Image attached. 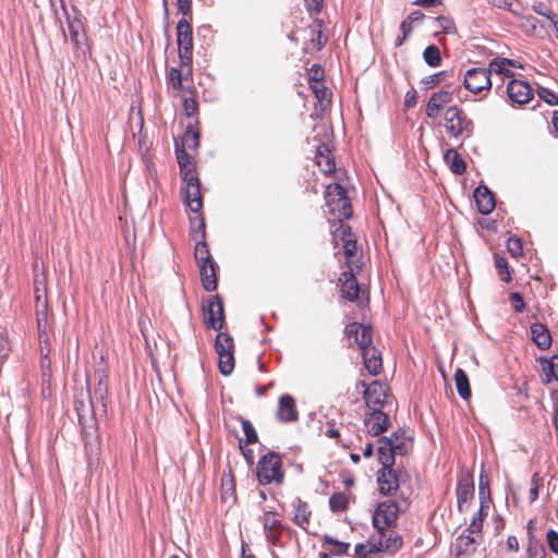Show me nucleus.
I'll return each instance as SVG.
<instances>
[{
	"instance_id": "obj_1",
	"label": "nucleus",
	"mask_w": 558,
	"mask_h": 558,
	"mask_svg": "<svg viewBox=\"0 0 558 558\" xmlns=\"http://www.w3.org/2000/svg\"><path fill=\"white\" fill-rule=\"evenodd\" d=\"M326 206L331 218L328 219L330 229H335L343 220L350 219L353 215L351 202L347 191L339 183L328 184L325 191Z\"/></svg>"
},
{
	"instance_id": "obj_2",
	"label": "nucleus",
	"mask_w": 558,
	"mask_h": 558,
	"mask_svg": "<svg viewBox=\"0 0 558 558\" xmlns=\"http://www.w3.org/2000/svg\"><path fill=\"white\" fill-rule=\"evenodd\" d=\"M444 128L449 138L463 143L473 136L475 124L464 109L452 105L444 113Z\"/></svg>"
},
{
	"instance_id": "obj_3",
	"label": "nucleus",
	"mask_w": 558,
	"mask_h": 558,
	"mask_svg": "<svg viewBox=\"0 0 558 558\" xmlns=\"http://www.w3.org/2000/svg\"><path fill=\"white\" fill-rule=\"evenodd\" d=\"M359 272L356 269L351 270L348 268L347 271L340 275L338 287L341 298L349 302H355L359 307H366L369 303V293L367 289L361 288L356 279Z\"/></svg>"
},
{
	"instance_id": "obj_4",
	"label": "nucleus",
	"mask_w": 558,
	"mask_h": 558,
	"mask_svg": "<svg viewBox=\"0 0 558 558\" xmlns=\"http://www.w3.org/2000/svg\"><path fill=\"white\" fill-rule=\"evenodd\" d=\"M256 475L262 485L281 484L284 480L281 457L275 451L262 456L257 462Z\"/></svg>"
},
{
	"instance_id": "obj_5",
	"label": "nucleus",
	"mask_w": 558,
	"mask_h": 558,
	"mask_svg": "<svg viewBox=\"0 0 558 558\" xmlns=\"http://www.w3.org/2000/svg\"><path fill=\"white\" fill-rule=\"evenodd\" d=\"M330 233L332 235L335 245H338L339 242H342L347 267L351 270L356 269L360 271L362 266L357 263L359 260H355L357 243L354 234L352 233L351 227L347 223H339L338 227L330 230Z\"/></svg>"
},
{
	"instance_id": "obj_6",
	"label": "nucleus",
	"mask_w": 558,
	"mask_h": 558,
	"mask_svg": "<svg viewBox=\"0 0 558 558\" xmlns=\"http://www.w3.org/2000/svg\"><path fill=\"white\" fill-rule=\"evenodd\" d=\"M259 521L267 543L274 547H283V533L290 529L283 524L281 514L276 510H264Z\"/></svg>"
},
{
	"instance_id": "obj_7",
	"label": "nucleus",
	"mask_w": 558,
	"mask_h": 558,
	"mask_svg": "<svg viewBox=\"0 0 558 558\" xmlns=\"http://www.w3.org/2000/svg\"><path fill=\"white\" fill-rule=\"evenodd\" d=\"M215 350L219 356L220 373L225 376L230 375L234 369V343L229 332L219 330L215 340Z\"/></svg>"
},
{
	"instance_id": "obj_8",
	"label": "nucleus",
	"mask_w": 558,
	"mask_h": 558,
	"mask_svg": "<svg viewBox=\"0 0 558 558\" xmlns=\"http://www.w3.org/2000/svg\"><path fill=\"white\" fill-rule=\"evenodd\" d=\"M359 386L363 388V398L368 409L377 410L391 404L393 397L386 384L374 380L366 385L364 381H360Z\"/></svg>"
},
{
	"instance_id": "obj_9",
	"label": "nucleus",
	"mask_w": 558,
	"mask_h": 558,
	"mask_svg": "<svg viewBox=\"0 0 558 558\" xmlns=\"http://www.w3.org/2000/svg\"><path fill=\"white\" fill-rule=\"evenodd\" d=\"M203 322L207 329L221 330L226 324L222 299L216 294L202 303Z\"/></svg>"
},
{
	"instance_id": "obj_10",
	"label": "nucleus",
	"mask_w": 558,
	"mask_h": 558,
	"mask_svg": "<svg viewBox=\"0 0 558 558\" xmlns=\"http://www.w3.org/2000/svg\"><path fill=\"white\" fill-rule=\"evenodd\" d=\"M343 338L348 348H357L361 351L373 343V327L357 322L349 323L343 329Z\"/></svg>"
},
{
	"instance_id": "obj_11",
	"label": "nucleus",
	"mask_w": 558,
	"mask_h": 558,
	"mask_svg": "<svg viewBox=\"0 0 558 558\" xmlns=\"http://www.w3.org/2000/svg\"><path fill=\"white\" fill-rule=\"evenodd\" d=\"M193 14L183 16L177 24V45L179 48V59L185 60V63L193 60Z\"/></svg>"
},
{
	"instance_id": "obj_12",
	"label": "nucleus",
	"mask_w": 558,
	"mask_h": 558,
	"mask_svg": "<svg viewBox=\"0 0 558 558\" xmlns=\"http://www.w3.org/2000/svg\"><path fill=\"white\" fill-rule=\"evenodd\" d=\"M400 506L397 501L387 499L378 504L373 515V524L376 530L392 527L399 517Z\"/></svg>"
},
{
	"instance_id": "obj_13",
	"label": "nucleus",
	"mask_w": 558,
	"mask_h": 558,
	"mask_svg": "<svg viewBox=\"0 0 558 558\" xmlns=\"http://www.w3.org/2000/svg\"><path fill=\"white\" fill-rule=\"evenodd\" d=\"M463 85L473 94L489 90L492 88L489 70L485 68L469 69L464 74Z\"/></svg>"
},
{
	"instance_id": "obj_14",
	"label": "nucleus",
	"mask_w": 558,
	"mask_h": 558,
	"mask_svg": "<svg viewBox=\"0 0 558 558\" xmlns=\"http://www.w3.org/2000/svg\"><path fill=\"white\" fill-rule=\"evenodd\" d=\"M460 89L459 85H449L445 89L433 93L426 105V116L429 119H436L440 110L453 100L454 94L460 92Z\"/></svg>"
},
{
	"instance_id": "obj_15",
	"label": "nucleus",
	"mask_w": 558,
	"mask_h": 558,
	"mask_svg": "<svg viewBox=\"0 0 558 558\" xmlns=\"http://www.w3.org/2000/svg\"><path fill=\"white\" fill-rule=\"evenodd\" d=\"M373 539L376 542L379 553L396 554L403 545L402 536L393 529L376 530Z\"/></svg>"
},
{
	"instance_id": "obj_16",
	"label": "nucleus",
	"mask_w": 558,
	"mask_h": 558,
	"mask_svg": "<svg viewBox=\"0 0 558 558\" xmlns=\"http://www.w3.org/2000/svg\"><path fill=\"white\" fill-rule=\"evenodd\" d=\"M179 66L170 68L167 72V83L175 92H182L183 81H192L193 76V60L185 63V60L179 59Z\"/></svg>"
},
{
	"instance_id": "obj_17",
	"label": "nucleus",
	"mask_w": 558,
	"mask_h": 558,
	"mask_svg": "<svg viewBox=\"0 0 558 558\" xmlns=\"http://www.w3.org/2000/svg\"><path fill=\"white\" fill-rule=\"evenodd\" d=\"M357 429L355 424H340L337 426L335 422H327L323 434L336 441L337 445H341L344 448H350L353 445V439L347 435V432H355Z\"/></svg>"
},
{
	"instance_id": "obj_18",
	"label": "nucleus",
	"mask_w": 558,
	"mask_h": 558,
	"mask_svg": "<svg viewBox=\"0 0 558 558\" xmlns=\"http://www.w3.org/2000/svg\"><path fill=\"white\" fill-rule=\"evenodd\" d=\"M507 95L512 104L525 105L533 98V89L527 82L511 78L507 84Z\"/></svg>"
},
{
	"instance_id": "obj_19",
	"label": "nucleus",
	"mask_w": 558,
	"mask_h": 558,
	"mask_svg": "<svg viewBox=\"0 0 558 558\" xmlns=\"http://www.w3.org/2000/svg\"><path fill=\"white\" fill-rule=\"evenodd\" d=\"M390 426L389 416L381 409L372 410L364 418V427L367 434L378 436Z\"/></svg>"
},
{
	"instance_id": "obj_20",
	"label": "nucleus",
	"mask_w": 558,
	"mask_h": 558,
	"mask_svg": "<svg viewBox=\"0 0 558 558\" xmlns=\"http://www.w3.org/2000/svg\"><path fill=\"white\" fill-rule=\"evenodd\" d=\"M377 482L383 495H393L399 489V476L392 466L381 468L377 472Z\"/></svg>"
},
{
	"instance_id": "obj_21",
	"label": "nucleus",
	"mask_w": 558,
	"mask_h": 558,
	"mask_svg": "<svg viewBox=\"0 0 558 558\" xmlns=\"http://www.w3.org/2000/svg\"><path fill=\"white\" fill-rule=\"evenodd\" d=\"M276 416L281 423H292L299 418V411L292 396L282 395L279 398Z\"/></svg>"
},
{
	"instance_id": "obj_22",
	"label": "nucleus",
	"mask_w": 558,
	"mask_h": 558,
	"mask_svg": "<svg viewBox=\"0 0 558 558\" xmlns=\"http://www.w3.org/2000/svg\"><path fill=\"white\" fill-rule=\"evenodd\" d=\"M364 367L371 375H378L383 371L381 352L372 343L360 351Z\"/></svg>"
},
{
	"instance_id": "obj_23",
	"label": "nucleus",
	"mask_w": 558,
	"mask_h": 558,
	"mask_svg": "<svg viewBox=\"0 0 558 558\" xmlns=\"http://www.w3.org/2000/svg\"><path fill=\"white\" fill-rule=\"evenodd\" d=\"M474 496V484L468 476L461 477L457 485L458 510L464 512L469 509L470 502Z\"/></svg>"
},
{
	"instance_id": "obj_24",
	"label": "nucleus",
	"mask_w": 558,
	"mask_h": 558,
	"mask_svg": "<svg viewBox=\"0 0 558 558\" xmlns=\"http://www.w3.org/2000/svg\"><path fill=\"white\" fill-rule=\"evenodd\" d=\"M291 507L293 513L292 521L302 530L307 531L312 517V510L310 509L308 504L296 497L292 501Z\"/></svg>"
},
{
	"instance_id": "obj_25",
	"label": "nucleus",
	"mask_w": 558,
	"mask_h": 558,
	"mask_svg": "<svg viewBox=\"0 0 558 558\" xmlns=\"http://www.w3.org/2000/svg\"><path fill=\"white\" fill-rule=\"evenodd\" d=\"M473 196L476 203L477 210L482 215H488L495 209V197L487 186H477L473 193Z\"/></svg>"
},
{
	"instance_id": "obj_26",
	"label": "nucleus",
	"mask_w": 558,
	"mask_h": 558,
	"mask_svg": "<svg viewBox=\"0 0 558 558\" xmlns=\"http://www.w3.org/2000/svg\"><path fill=\"white\" fill-rule=\"evenodd\" d=\"M315 162L318 168L327 175L336 170V161L332 150L326 144H320L316 148Z\"/></svg>"
},
{
	"instance_id": "obj_27",
	"label": "nucleus",
	"mask_w": 558,
	"mask_h": 558,
	"mask_svg": "<svg viewBox=\"0 0 558 558\" xmlns=\"http://www.w3.org/2000/svg\"><path fill=\"white\" fill-rule=\"evenodd\" d=\"M391 446L392 445L390 440H388V437H380L377 440V456L381 468L393 466L395 464L397 453Z\"/></svg>"
},
{
	"instance_id": "obj_28",
	"label": "nucleus",
	"mask_w": 558,
	"mask_h": 558,
	"mask_svg": "<svg viewBox=\"0 0 558 558\" xmlns=\"http://www.w3.org/2000/svg\"><path fill=\"white\" fill-rule=\"evenodd\" d=\"M183 201L192 213H198L203 209V196L201 186L182 187Z\"/></svg>"
},
{
	"instance_id": "obj_29",
	"label": "nucleus",
	"mask_w": 558,
	"mask_h": 558,
	"mask_svg": "<svg viewBox=\"0 0 558 558\" xmlns=\"http://www.w3.org/2000/svg\"><path fill=\"white\" fill-rule=\"evenodd\" d=\"M531 337L533 342L541 350H546L551 345V335L548 328L539 323H535L531 326Z\"/></svg>"
},
{
	"instance_id": "obj_30",
	"label": "nucleus",
	"mask_w": 558,
	"mask_h": 558,
	"mask_svg": "<svg viewBox=\"0 0 558 558\" xmlns=\"http://www.w3.org/2000/svg\"><path fill=\"white\" fill-rule=\"evenodd\" d=\"M68 28L75 49L80 50L86 45V35L83 22L78 17L69 20Z\"/></svg>"
},
{
	"instance_id": "obj_31",
	"label": "nucleus",
	"mask_w": 558,
	"mask_h": 558,
	"mask_svg": "<svg viewBox=\"0 0 558 558\" xmlns=\"http://www.w3.org/2000/svg\"><path fill=\"white\" fill-rule=\"evenodd\" d=\"M388 440H390L391 447L399 456H405L412 450V438L407 436L404 430L395 432L391 437H388Z\"/></svg>"
},
{
	"instance_id": "obj_32",
	"label": "nucleus",
	"mask_w": 558,
	"mask_h": 558,
	"mask_svg": "<svg viewBox=\"0 0 558 558\" xmlns=\"http://www.w3.org/2000/svg\"><path fill=\"white\" fill-rule=\"evenodd\" d=\"M519 26L530 36L544 37L546 33L544 25L533 15L521 16Z\"/></svg>"
},
{
	"instance_id": "obj_33",
	"label": "nucleus",
	"mask_w": 558,
	"mask_h": 558,
	"mask_svg": "<svg viewBox=\"0 0 558 558\" xmlns=\"http://www.w3.org/2000/svg\"><path fill=\"white\" fill-rule=\"evenodd\" d=\"M476 549V539L473 534L463 532L457 537L454 543V550L457 556L471 555Z\"/></svg>"
},
{
	"instance_id": "obj_34",
	"label": "nucleus",
	"mask_w": 558,
	"mask_h": 558,
	"mask_svg": "<svg viewBox=\"0 0 558 558\" xmlns=\"http://www.w3.org/2000/svg\"><path fill=\"white\" fill-rule=\"evenodd\" d=\"M202 286L206 291H215L217 289L216 264L199 265Z\"/></svg>"
},
{
	"instance_id": "obj_35",
	"label": "nucleus",
	"mask_w": 558,
	"mask_h": 558,
	"mask_svg": "<svg viewBox=\"0 0 558 558\" xmlns=\"http://www.w3.org/2000/svg\"><path fill=\"white\" fill-rule=\"evenodd\" d=\"M308 31L311 35L310 43L312 47L319 51L328 40L327 36L323 33V21L315 20L314 23L308 26Z\"/></svg>"
},
{
	"instance_id": "obj_36",
	"label": "nucleus",
	"mask_w": 558,
	"mask_h": 558,
	"mask_svg": "<svg viewBox=\"0 0 558 558\" xmlns=\"http://www.w3.org/2000/svg\"><path fill=\"white\" fill-rule=\"evenodd\" d=\"M198 120H196V124H187L186 130L182 136V143L180 147H184V149L196 150L199 146L201 134L197 130Z\"/></svg>"
},
{
	"instance_id": "obj_37",
	"label": "nucleus",
	"mask_w": 558,
	"mask_h": 558,
	"mask_svg": "<svg viewBox=\"0 0 558 558\" xmlns=\"http://www.w3.org/2000/svg\"><path fill=\"white\" fill-rule=\"evenodd\" d=\"M195 216L190 218V232L195 241L206 240V222L201 211L193 213Z\"/></svg>"
},
{
	"instance_id": "obj_38",
	"label": "nucleus",
	"mask_w": 558,
	"mask_h": 558,
	"mask_svg": "<svg viewBox=\"0 0 558 558\" xmlns=\"http://www.w3.org/2000/svg\"><path fill=\"white\" fill-rule=\"evenodd\" d=\"M446 163L456 174H462L466 170V163L454 148H449L444 155Z\"/></svg>"
},
{
	"instance_id": "obj_39",
	"label": "nucleus",
	"mask_w": 558,
	"mask_h": 558,
	"mask_svg": "<svg viewBox=\"0 0 558 558\" xmlns=\"http://www.w3.org/2000/svg\"><path fill=\"white\" fill-rule=\"evenodd\" d=\"M35 300H36V314L48 313V296L44 286V281L35 278Z\"/></svg>"
},
{
	"instance_id": "obj_40",
	"label": "nucleus",
	"mask_w": 558,
	"mask_h": 558,
	"mask_svg": "<svg viewBox=\"0 0 558 558\" xmlns=\"http://www.w3.org/2000/svg\"><path fill=\"white\" fill-rule=\"evenodd\" d=\"M454 384L459 396L463 400H468L471 397V387L466 373L458 368L454 373Z\"/></svg>"
},
{
	"instance_id": "obj_41",
	"label": "nucleus",
	"mask_w": 558,
	"mask_h": 558,
	"mask_svg": "<svg viewBox=\"0 0 558 558\" xmlns=\"http://www.w3.org/2000/svg\"><path fill=\"white\" fill-rule=\"evenodd\" d=\"M195 242L194 256L197 265L215 264L206 240Z\"/></svg>"
},
{
	"instance_id": "obj_42",
	"label": "nucleus",
	"mask_w": 558,
	"mask_h": 558,
	"mask_svg": "<svg viewBox=\"0 0 558 558\" xmlns=\"http://www.w3.org/2000/svg\"><path fill=\"white\" fill-rule=\"evenodd\" d=\"M488 505H485V502L481 501V507L478 511L474 514L469 527L465 530V532H469L471 534H481L483 522L485 517L487 515Z\"/></svg>"
},
{
	"instance_id": "obj_43",
	"label": "nucleus",
	"mask_w": 558,
	"mask_h": 558,
	"mask_svg": "<svg viewBox=\"0 0 558 558\" xmlns=\"http://www.w3.org/2000/svg\"><path fill=\"white\" fill-rule=\"evenodd\" d=\"M489 70V74L496 73L499 75H504L506 77H512L513 72L509 68V59L507 58H495L489 62L487 68Z\"/></svg>"
},
{
	"instance_id": "obj_44",
	"label": "nucleus",
	"mask_w": 558,
	"mask_h": 558,
	"mask_svg": "<svg viewBox=\"0 0 558 558\" xmlns=\"http://www.w3.org/2000/svg\"><path fill=\"white\" fill-rule=\"evenodd\" d=\"M186 90L191 94L196 93L195 86L187 87ZM183 111L186 117L194 118L198 116L199 107L198 101L194 95L183 98Z\"/></svg>"
},
{
	"instance_id": "obj_45",
	"label": "nucleus",
	"mask_w": 558,
	"mask_h": 558,
	"mask_svg": "<svg viewBox=\"0 0 558 558\" xmlns=\"http://www.w3.org/2000/svg\"><path fill=\"white\" fill-rule=\"evenodd\" d=\"M349 496L345 493H333L329 498V507L332 512H342L349 508Z\"/></svg>"
},
{
	"instance_id": "obj_46",
	"label": "nucleus",
	"mask_w": 558,
	"mask_h": 558,
	"mask_svg": "<svg viewBox=\"0 0 558 558\" xmlns=\"http://www.w3.org/2000/svg\"><path fill=\"white\" fill-rule=\"evenodd\" d=\"M378 553L379 550L373 536L368 539L367 544H357L354 547V554L360 558H369Z\"/></svg>"
},
{
	"instance_id": "obj_47",
	"label": "nucleus",
	"mask_w": 558,
	"mask_h": 558,
	"mask_svg": "<svg viewBox=\"0 0 558 558\" xmlns=\"http://www.w3.org/2000/svg\"><path fill=\"white\" fill-rule=\"evenodd\" d=\"M324 544L332 546L331 554L335 556L348 555L350 549L349 543L335 539L333 537L328 535L324 537Z\"/></svg>"
},
{
	"instance_id": "obj_48",
	"label": "nucleus",
	"mask_w": 558,
	"mask_h": 558,
	"mask_svg": "<svg viewBox=\"0 0 558 558\" xmlns=\"http://www.w3.org/2000/svg\"><path fill=\"white\" fill-rule=\"evenodd\" d=\"M310 88L320 105L330 102L331 92L325 85V81L320 82V84H312Z\"/></svg>"
},
{
	"instance_id": "obj_49",
	"label": "nucleus",
	"mask_w": 558,
	"mask_h": 558,
	"mask_svg": "<svg viewBox=\"0 0 558 558\" xmlns=\"http://www.w3.org/2000/svg\"><path fill=\"white\" fill-rule=\"evenodd\" d=\"M425 62L430 66H438L441 63L440 50L435 45H429L423 53Z\"/></svg>"
},
{
	"instance_id": "obj_50",
	"label": "nucleus",
	"mask_w": 558,
	"mask_h": 558,
	"mask_svg": "<svg viewBox=\"0 0 558 558\" xmlns=\"http://www.w3.org/2000/svg\"><path fill=\"white\" fill-rule=\"evenodd\" d=\"M242 429L245 437V445H253L258 441V436L253 424L245 418L241 420Z\"/></svg>"
},
{
	"instance_id": "obj_51",
	"label": "nucleus",
	"mask_w": 558,
	"mask_h": 558,
	"mask_svg": "<svg viewBox=\"0 0 558 558\" xmlns=\"http://www.w3.org/2000/svg\"><path fill=\"white\" fill-rule=\"evenodd\" d=\"M495 267L502 281L509 282L511 280V274L505 257L495 255Z\"/></svg>"
},
{
	"instance_id": "obj_52",
	"label": "nucleus",
	"mask_w": 558,
	"mask_h": 558,
	"mask_svg": "<svg viewBox=\"0 0 558 558\" xmlns=\"http://www.w3.org/2000/svg\"><path fill=\"white\" fill-rule=\"evenodd\" d=\"M95 397L99 399L102 403L104 409L106 410V399L108 397V383L107 376L101 375L97 386L95 387Z\"/></svg>"
},
{
	"instance_id": "obj_53",
	"label": "nucleus",
	"mask_w": 558,
	"mask_h": 558,
	"mask_svg": "<svg viewBox=\"0 0 558 558\" xmlns=\"http://www.w3.org/2000/svg\"><path fill=\"white\" fill-rule=\"evenodd\" d=\"M308 85L312 84H320V82L325 81V70L319 64H313L308 71Z\"/></svg>"
},
{
	"instance_id": "obj_54",
	"label": "nucleus",
	"mask_w": 558,
	"mask_h": 558,
	"mask_svg": "<svg viewBox=\"0 0 558 558\" xmlns=\"http://www.w3.org/2000/svg\"><path fill=\"white\" fill-rule=\"evenodd\" d=\"M507 250L512 257H520L523 254L522 241L518 236H510L507 241Z\"/></svg>"
},
{
	"instance_id": "obj_55",
	"label": "nucleus",
	"mask_w": 558,
	"mask_h": 558,
	"mask_svg": "<svg viewBox=\"0 0 558 558\" xmlns=\"http://www.w3.org/2000/svg\"><path fill=\"white\" fill-rule=\"evenodd\" d=\"M436 23H437L438 27H440L441 31L446 34H456L457 33V27H456L454 21L450 16H444V15L438 16V17H436Z\"/></svg>"
},
{
	"instance_id": "obj_56",
	"label": "nucleus",
	"mask_w": 558,
	"mask_h": 558,
	"mask_svg": "<svg viewBox=\"0 0 558 558\" xmlns=\"http://www.w3.org/2000/svg\"><path fill=\"white\" fill-rule=\"evenodd\" d=\"M536 92H537L538 97L542 100H544L546 104H548L550 106L558 105V96L556 95L555 92H553L546 87H543V86H539Z\"/></svg>"
},
{
	"instance_id": "obj_57",
	"label": "nucleus",
	"mask_w": 558,
	"mask_h": 558,
	"mask_svg": "<svg viewBox=\"0 0 558 558\" xmlns=\"http://www.w3.org/2000/svg\"><path fill=\"white\" fill-rule=\"evenodd\" d=\"M175 156L179 167H184L185 165L194 162L191 156L187 154L186 149H184V147H180L178 141H175Z\"/></svg>"
},
{
	"instance_id": "obj_58",
	"label": "nucleus",
	"mask_w": 558,
	"mask_h": 558,
	"mask_svg": "<svg viewBox=\"0 0 558 558\" xmlns=\"http://www.w3.org/2000/svg\"><path fill=\"white\" fill-rule=\"evenodd\" d=\"M509 300L515 313H522L524 311L525 302L519 292L510 293Z\"/></svg>"
},
{
	"instance_id": "obj_59",
	"label": "nucleus",
	"mask_w": 558,
	"mask_h": 558,
	"mask_svg": "<svg viewBox=\"0 0 558 558\" xmlns=\"http://www.w3.org/2000/svg\"><path fill=\"white\" fill-rule=\"evenodd\" d=\"M400 31L402 33V36L401 37H398L397 40H396V46H401L405 39L409 37V35L412 33L413 31V24L410 23L407 19L403 20L400 24Z\"/></svg>"
},
{
	"instance_id": "obj_60",
	"label": "nucleus",
	"mask_w": 558,
	"mask_h": 558,
	"mask_svg": "<svg viewBox=\"0 0 558 558\" xmlns=\"http://www.w3.org/2000/svg\"><path fill=\"white\" fill-rule=\"evenodd\" d=\"M38 341H39L40 354H45V355L50 354L51 345H50V341H49L48 331H43V333H39Z\"/></svg>"
},
{
	"instance_id": "obj_61",
	"label": "nucleus",
	"mask_w": 558,
	"mask_h": 558,
	"mask_svg": "<svg viewBox=\"0 0 558 558\" xmlns=\"http://www.w3.org/2000/svg\"><path fill=\"white\" fill-rule=\"evenodd\" d=\"M541 476L538 473H534L531 478V488H530V499L532 501L536 500L538 497V492L541 487Z\"/></svg>"
},
{
	"instance_id": "obj_62",
	"label": "nucleus",
	"mask_w": 558,
	"mask_h": 558,
	"mask_svg": "<svg viewBox=\"0 0 558 558\" xmlns=\"http://www.w3.org/2000/svg\"><path fill=\"white\" fill-rule=\"evenodd\" d=\"M533 11L548 19L549 22L556 17L555 13L543 2L535 3L533 5Z\"/></svg>"
},
{
	"instance_id": "obj_63",
	"label": "nucleus",
	"mask_w": 558,
	"mask_h": 558,
	"mask_svg": "<svg viewBox=\"0 0 558 558\" xmlns=\"http://www.w3.org/2000/svg\"><path fill=\"white\" fill-rule=\"evenodd\" d=\"M547 377L548 381L553 378L558 381V355H554L548 362Z\"/></svg>"
},
{
	"instance_id": "obj_64",
	"label": "nucleus",
	"mask_w": 558,
	"mask_h": 558,
	"mask_svg": "<svg viewBox=\"0 0 558 558\" xmlns=\"http://www.w3.org/2000/svg\"><path fill=\"white\" fill-rule=\"evenodd\" d=\"M546 538L549 549L554 554L558 555V533L554 530H550L547 532Z\"/></svg>"
}]
</instances>
